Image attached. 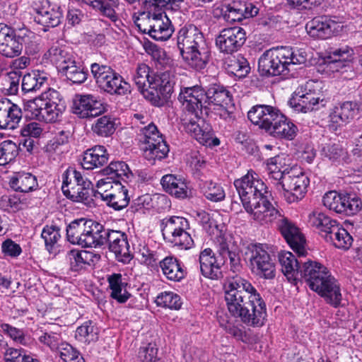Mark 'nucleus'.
<instances>
[{"mask_svg": "<svg viewBox=\"0 0 362 362\" xmlns=\"http://www.w3.org/2000/svg\"><path fill=\"white\" fill-rule=\"evenodd\" d=\"M150 83V88L156 90L163 98H170L173 93L175 81L170 73L165 71L153 74Z\"/></svg>", "mask_w": 362, "mask_h": 362, "instance_id": "4c0bfd02", "label": "nucleus"}, {"mask_svg": "<svg viewBox=\"0 0 362 362\" xmlns=\"http://www.w3.org/2000/svg\"><path fill=\"white\" fill-rule=\"evenodd\" d=\"M1 328L5 334L17 344L28 346L33 342L32 339L26 336L23 329H18L7 323L2 324Z\"/></svg>", "mask_w": 362, "mask_h": 362, "instance_id": "6e6d98bb", "label": "nucleus"}, {"mask_svg": "<svg viewBox=\"0 0 362 362\" xmlns=\"http://www.w3.org/2000/svg\"><path fill=\"white\" fill-rule=\"evenodd\" d=\"M105 110L100 98L92 94H76L73 100L72 111L80 118L95 117Z\"/></svg>", "mask_w": 362, "mask_h": 362, "instance_id": "a211bd4d", "label": "nucleus"}, {"mask_svg": "<svg viewBox=\"0 0 362 362\" xmlns=\"http://www.w3.org/2000/svg\"><path fill=\"white\" fill-rule=\"evenodd\" d=\"M247 117L275 138L292 140L296 135V126L272 106L255 105L248 112Z\"/></svg>", "mask_w": 362, "mask_h": 362, "instance_id": "f257e3e1", "label": "nucleus"}, {"mask_svg": "<svg viewBox=\"0 0 362 362\" xmlns=\"http://www.w3.org/2000/svg\"><path fill=\"white\" fill-rule=\"evenodd\" d=\"M102 171L104 175L108 177V179L114 181L120 180L126 181L132 175L128 165L123 161H112Z\"/></svg>", "mask_w": 362, "mask_h": 362, "instance_id": "c03bdc74", "label": "nucleus"}, {"mask_svg": "<svg viewBox=\"0 0 362 362\" xmlns=\"http://www.w3.org/2000/svg\"><path fill=\"white\" fill-rule=\"evenodd\" d=\"M32 5L36 12L34 21L45 27V31L47 28H54L60 24L63 18L61 6L51 5L48 0H34Z\"/></svg>", "mask_w": 362, "mask_h": 362, "instance_id": "f3484780", "label": "nucleus"}, {"mask_svg": "<svg viewBox=\"0 0 362 362\" xmlns=\"http://www.w3.org/2000/svg\"><path fill=\"white\" fill-rule=\"evenodd\" d=\"M133 20L135 25L143 33L148 34L156 40L164 41L169 39L173 27L165 11L144 10L138 16L134 13Z\"/></svg>", "mask_w": 362, "mask_h": 362, "instance_id": "423d86ee", "label": "nucleus"}, {"mask_svg": "<svg viewBox=\"0 0 362 362\" xmlns=\"http://www.w3.org/2000/svg\"><path fill=\"white\" fill-rule=\"evenodd\" d=\"M200 189L204 197L214 202L224 199L226 194L222 186L211 180H207L200 184Z\"/></svg>", "mask_w": 362, "mask_h": 362, "instance_id": "8fccbe9b", "label": "nucleus"}, {"mask_svg": "<svg viewBox=\"0 0 362 362\" xmlns=\"http://www.w3.org/2000/svg\"><path fill=\"white\" fill-rule=\"evenodd\" d=\"M31 116L40 122H54L65 109V105L47 104L42 100L29 105Z\"/></svg>", "mask_w": 362, "mask_h": 362, "instance_id": "a878e982", "label": "nucleus"}, {"mask_svg": "<svg viewBox=\"0 0 362 362\" xmlns=\"http://www.w3.org/2000/svg\"><path fill=\"white\" fill-rule=\"evenodd\" d=\"M158 348L155 344L149 343L147 346L141 347L139 358L141 362H156L158 361Z\"/></svg>", "mask_w": 362, "mask_h": 362, "instance_id": "774afa93", "label": "nucleus"}, {"mask_svg": "<svg viewBox=\"0 0 362 362\" xmlns=\"http://www.w3.org/2000/svg\"><path fill=\"white\" fill-rule=\"evenodd\" d=\"M275 222L278 230L293 251L299 257L304 256L306 254L305 239L299 228L281 214Z\"/></svg>", "mask_w": 362, "mask_h": 362, "instance_id": "6ab92c4d", "label": "nucleus"}, {"mask_svg": "<svg viewBox=\"0 0 362 362\" xmlns=\"http://www.w3.org/2000/svg\"><path fill=\"white\" fill-rule=\"evenodd\" d=\"M343 197L344 194H338L335 191H329L324 195L322 202L329 209L340 214L342 210Z\"/></svg>", "mask_w": 362, "mask_h": 362, "instance_id": "680f3d73", "label": "nucleus"}, {"mask_svg": "<svg viewBox=\"0 0 362 362\" xmlns=\"http://www.w3.org/2000/svg\"><path fill=\"white\" fill-rule=\"evenodd\" d=\"M206 101L207 103L208 113L209 112L211 105L216 106H223L230 105L232 100V96L230 92L223 86L219 84H211L205 90Z\"/></svg>", "mask_w": 362, "mask_h": 362, "instance_id": "f704fd0d", "label": "nucleus"}, {"mask_svg": "<svg viewBox=\"0 0 362 362\" xmlns=\"http://www.w3.org/2000/svg\"><path fill=\"white\" fill-rule=\"evenodd\" d=\"M318 85L317 82H308L305 86L297 88L293 93L292 98L289 100L290 105L296 111L308 112L317 109L316 106L321 104L325 106L326 101L323 94L313 88Z\"/></svg>", "mask_w": 362, "mask_h": 362, "instance_id": "2eb2a0df", "label": "nucleus"}, {"mask_svg": "<svg viewBox=\"0 0 362 362\" xmlns=\"http://www.w3.org/2000/svg\"><path fill=\"white\" fill-rule=\"evenodd\" d=\"M90 70L96 83L107 93L122 95L129 91V84L110 66L93 63Z\"/></svg>", "mask_w": 362, "mask_h": 362, "instance_id": "9b49d317", "label": "nucleus"}, {"mask_svg": "<svg viewBox=\"0 0 362 362\" xmlns=\"http://www.w3.org/2000/svg\"><path fill=\"white\" fill-rule=\"evenodd\" d=\"M233 185L245 211H251L252 203L259 202L268 195L266 185L253 171L235 180Z\"/></svg>", "mask_w": 362, "mask_h": 362, "instance_id": "1a4fd4ad", "label": "nucleus"}, {"mask_svg": "<svg viewBox=\"0 0 362 362\" xmlns=\"http://www.w3.org/2000/svg\"><path fill=\"white\" fill-rule=\"evenodd\" d=\"M105 245H108L110 251L115 254L119 262L127 263L132 259L126 233L109 229L105 238Z\"/></svg>", "mask_w": 362, "mask_h": 362, "instance_id": "5701e85b", "label": "nucleus"}, {"mask_svg": "<svg viewBox=\"0 0 362 362\" xmlns=\"http://www.w3.org/2000/svg\"><path fill=\"white\" fill-rule=\"evenodd\" d=\"M252 273L259 277L272 279L275 276V266L269 254L262 245H255L250 257Z\"/></svg>", "mask_w": 362, "mask_h": 362, "instance_id": "4be33fe9", "label": "nucleus"}, {"mask_svg": "<svg viewBox=\"0 0 362 362\" xmlns=\"http://www.w3.org/2000/svg\"><path fill=\"white\" fill-rule=\"evenodd\" d=\"M301 272L310 288L323 298L327 304L334 308L341 305V286L325 266L318 262L308 263Z\"/></svg>", "mask_w": 362, "mask_h": 362, "instance_id": "7ed1b4c3", "label": "nucleus"}, {"mask_svg": "<svg viewBox=\"0 0 362 362\" xmlns=\"http://www.w3.org/2000/svg\"><path fill=\"white\" fill-rule=\"evenodd\" d=\"M64 362H80L78 351L70 344L62 342L56 351Z\"/></svg>", "mask_w": 362, "mask_h": 362, "instance_id": "e2e57ef3", "label": "nucleus"}, {"mask_svg": "<svg viewBox=\"0 0 362 362\" xmlns=\"http://www.w3.org/2000/svg\"><path fill=\"white\" fill-rule=\"evenodd\" d=\"M59 327L57 325L53 329H46L45 331L41 330V334L38 339L41 344L47 346L51 350L57 351L61 344L63 342L61 334L58 332Z\"/></svg>", "mask_w": 362, "mask_h": 362, "instance_id": "3c124183", "label": "nucleus"}, {"mask_svg": "<svg viewBox=\"0 0 362 362\" xmlns=\"http://www.w3.org/2000/svg\"><path fill=\"white\" fill-rule=\"evenodd\" d=\"M358 112V104L352 101H346L334 107L329 115L330 122L337 126L349 123Z\"/></svg>", "mask_w": 362, "mask_h": 362, "instance_id": "c756f323", "label": "nucleus"}, {"mask_svg": "<svg viewBox=\"0 0 362 362\" xmlns=\"http://www.w3.org/2000/svg\"><path fill=\"white\" fill-rule=\"evenodd\" d=\"M146 50L160 67H165L169 64L170 58L167 57L165 52L157 45L150 44L146 47Z\"/></svg>", "mask_w": 362, "mask_h": 362, "instance_id": "69168bd1", "label": "nucleus"}, {"mask_svg": "<svg viewBox=\"0 0 362 362\" xmlns=\"http://www.w3.org/2000/svg\"><path fill=\"white\" fill-rule=\"evenodd\" d=\"M95 4V10L99 11L101 15L114 22L117 20V15L115 10L118 5L117 0H98Z\"/></svg>", "mask_w": 362, "mask_h": 362, "instance_id": "052dcab7", "label": "nucleus"}, {"mask_svg": "<svg viewBox=\"0 0 362 362\" xmlns=\"http://www.w3.org/2000/svg\"><path fill=\"white\" fill-rule=\"evenodd\" d=\"M307 54L302 49L281 47L266 50L258 60V71L262 76H275L289 72L294 65L304 64Z\"/></svg>", "mask_w": 362, "mask_h": 362, "instance_id": "f03ea898", "label": "nucleus"}, {"mask_svg": "<svg viewBox=\"0 0 362 362\" xmlns=\"http://www.w3.org/2000/svg\"><path fill=\"white\" fill-rule=\"evenodd\" d=\"M251 211H246L252 218L260 224L275 222L281 213L275 209L268 199V195L260 199L259 202L252 203Z\"/></svg>", "mask_w": 362, "mask_h": 362, "instance_id": "393cba45", "label": "nucleus"}, {"mask_svg": "<svg viewBox=\"0 0 362 362\" xmlns=\"http://www.w3.org/2000/svg\"><path fill=\"white\" fill-rule=\"evenodd\" d=\"M75 337L82 342L95 341L98 339V329L90 321L86 322L76 329Z\"/></svg>", "mask_w": 362, "mask_h": 362, "instance_id": "5fc2aeb1", "label": "nucleus"}, {"mask_svg": "<svg viewBox=\"0 0 362 362\" xmlns=\"http://www.w3.org/2000/svg\"><path fill=\"white\" fill-rule=\"evenodd\" d=\"M227 66L228 71L239 78L246 76L250 70L247 59L241 55L230 57L227 62Z\"/></svg>", "mask_w": 362, "mask_h": 362, "instance_id": "864d4df0", "label": "nucleus"}, {"mask_svg": "<svg viewBox=\"0 0 362 362\" xmlns=\"http://www.w3.org/2000/svg\"><path fill=\"white\" fill-rule=\"evenodd\" d=\"M281 163L282 158L279 156L270 158L267 160L268 178L276 188L282 180L286 172L289 170V169L285 165H283Z\"/></svg>", "mask_w": 362, "mask_h": 362, "instance_id": "37998d69", "label": "nucleus"}, {"mask_svg": "<svg viewBox=\"0 0 362 362\" xmlns=\"http://www.w3.org/2000/svg\"><path fill=\"white\" fill-rule=\"evenodd\" d=\"M107 281L111 290L110 296L120 303H125L130 294L125 289L121 274H113L108 276Z\"/></svg>", "mask_w": 362, "mask_h": 362, "instance_id": "a18cd8bd", "label": "nucleus"}, {"mask_svg": "<svg viewBox=\"0 0 362 362\" xmlns=\"http://www.w3.org/2000/svg\"><path fill=\"white\" fill-rule=\"evenodd\" d=\"M325 240L332 243L335 247L344 250L349 249L353 243L351 235L338 223L332 228Z\"/></svg>", "mask_w": 362, "mask_h": 362, "instance_id": "79ce46f5", "label": "nucleus"}, {"mask_svg": "<svg viewBox=\"0 0 362 362\" xmlns=\"http://www.w3.org/2000/svg\"><path fill=\"white\" fill-rule=\"evenodd\" d=\"M92 131L99 136L107 137L116 129L115 119L110 116L105 115L96 119L92 125Z\"/></svg>", "mask_w": 362, "mask_h": 362, "instance_id": "de8ad7c7", "label": "nucleus"}, {"mask_svg": "<svg viewBox=\"0 0 362 362\" xmlns=\"http://www.w3.org/2000/svg\"><path fill=\"white\" fill-rule=\"evenodd\" d=\"M108 230L90 219H76L66 227V238L70 243L81 247L101 248L105 245Z\"/></svg>", "mask_w": 362, "mask_h": 362, "instance_id": "39448f33", "label": "nucleus"}, {"mask_svg": "<svg viewBox=\"0 0 362 362\" xmlns=\"http://www.w3.org/2000/svg\"><path fill=\"white\" fill-rule=\"evenodd\" d=\"M221 14L223 19L228 23L241 21L245 18L243 8H235L229 4L221 8Z\"/></svg>", "mask_w": 362, "mask_h": 362, "instance_id": "338daca9", "label": "nucleus"}, {"mask_svg": "<svg viewBox=\"0 0 362 362\" xmlns=\"http://www.w3.org/2000/svg\"><path fill=\"white\" fill-rule=\"evenodd\" d=\"M48 75L44 71H33L25 74L22 78V90L25 93H37L43 89H47L48 83Z\"/></svg>", "mask_w": 362, "mask_h": 362, "instance_id": "72a5a7b5", "label": "nucleus"}, {"mask_svg": "<svg viewBox=\"0 0 362 362\" xmlns=\"http://www.w3.org/2000/svg\"><path fill=\"white\" fill-rule=\"evenodd\" d=\"M225 261L221 256L216 257L210 248H206L199 255L200 270L202 275L211 279H218L223 276L221 267Z\"/></svg>", "mask_w": 362, "mask_h": 362, "instance_id": "b1692460", "label": "nucleus"}, {"mask_svg": "<svg viewBox=\"0 0 362 362\" xmlns=\"http://www.w3.org/2000/svg\"><path fill=\"white\" fill-rule=\"evenodd\" d=\"M334 23L324 17L314 18L309 21L305 28L308 33L313 37L318 39L329 38L332 33Z\"/></svg>", "mask_w": 362, "mask_h": 362, "instance_id": "c9c22d12", "label": "nucleus"}, {"mask_svg": "<svg viewBox=\"0 0 362 362\" xmlns=\"http://www.w3.org/2000/svg\"><path fill=\"white\" fill-rule=\"evenodd\" d=\"M103 194V200L116 211L127 207L129 203L128 189L120 182H115L114 189Z\"/></svg>", "mask_w": 362, "mask_h": 362, "instance_id": "7c9ffc66", "label": "nucleus"}, {"mask_svg": "<svg viewBox=\"0 0 362 362\" xmlns=\"http://www.w3.org/2000/svg\"><path fill=\"white\" fill-rule=\"evenodd\" d=\"M161 231L163 238L181 249L188 250L193 247L194 240L187 230L189 223L186 218L172 216L162 220Z\"/></svg>", "mask_w": 362, "mask_h": 362, "instance_id": "9d476101", "label": "nucleus"}, {"mask_svg": "<svg viewBox=\"0 0 362 362\" xmlns=\"http://www.w3.org/2000/svg\"><path fill=\"white\" fill-rule=\"evenodd\" d=\"M177 47L184 60L196 70L205 68L210 51L202 32L194 25L182 27L177 33Z\"/></svg>", "mask_w": 362, "mask_h": 362, "instance_id": "20e7f679", "label": "nucleus"}, {"mask_svg": "<svg viewBox=\"0 0 362 362\" xmlns=\"http://www.w3.org/2000/svg\"><path fill=\"white\" fill-rule=\"evenodd\" d=\"M219 254L221 258H223L225 262L226 259H229L231 271L237 272L240 270L241 267L240 259L239 255L235 251L230 250L226 245L222 244L219 250Z\"/></svg>", "mask_w": 362, "mask_h": 362, "instance_id": "0e129e2a", "label": "nucleus"}, {"mask_svg": "<svg viewBox=\"0 0 362 362\" xmlns=\"http://www.w3.org/2000/svg\"><path fill=\"white\" fill-rule=\"evenodd\" d=\"M246 41V33L239 26L221 30L216 38V45L221 52L232 54L237 52Z\"/></svg>", "mask_w": 362, "mask_h": 362, "instance_id": "412c9836", "label": "nucleus"}, {"mask_svg": "<svg viewBox=\"0 0 362 362\" xmlns=\"http://www.w3.org/2000/svg\"><path fill=\"white\" fill-rule=\"evenodd\" d=\"M163 274L165 277L174 281H180L185 276V272L179 260L173 257H166L159 262Z\"/></svg>", "mask_w": 362, "mask_h": 362, "instance_id": "58836bf2", "label": "nucleus"}, {"mask_svg": "<svg viewBox=\"0 0 362 362\" xmlns=\"http://www.w3.org/2000/svg\"><path fill=\"white\" fill-rule=\"evenodd\" d=\"M202 117H195L197 120L190 119L185 122L183 125L185 131L200 144H206L212 139L213 131L211 126L205 122Z\"/></svg>", "mask_w": 362, "mask_h": 362, "instance_id": "c85d7f7f", "label": "nucleus"}, {"mask_svg": "<svg viewBox=\"0 0 362 362\" xmlns=\"http://www.w3.org/2000/svg\"><path fill=\"white\" fill-rule=\"evenodd\" d=\"M108 159L109 154L105 146L97 145L83 153L81 165L86 170H93L103 166Z\"/></svg>", "mask_w": 362, "mask_h": 362, "instance_id": "2f4dec72", "label": "nucleus"}, {"mask_svg": "<svg viewBox=\"0 0 362 362\" xmlns=\"http://www.w3.org/2000/svg\"><path fill=\"white\" fill-rule=\"evenodd\" d=\"M75 190V194L70 193L66 197L74 202H82L86 205H90L93 203V189L89 180H87L79 184Z\"/></svg>", "mask_w": 362, "mask_h": 362, "instance_id": "09e8293b", "label": "nucleus"}, {"mask_svg": "<svg viewBox=\"0 0 362 362\" xmlns=\"http://www.w3.org/2000/svg\"><path fill=\"white\" fill-rule=\"evenodd\" d=\"M250 300H247L245 306L247 311L243 314L238 315L236 317H240L241 321L247 326L253 327H260L263 326L267 317L266 304L258 293L250 296Z\"/></svg>", "mask_w": 362, "mask_h": 362, "instance_id": "aec40b11", "label": "nucleus"}, {"mask_svg": "<svg viewBox=\"0 0 362 362\" xmlns=\"http://www.w3.org/2000/svg\"><path fill=\"white\" fill-rule=\"evenodd\" d=\"M160 183L164 190L178 199L188 196V187L186 180L180 176L168 174L163 176Z\"/></svg>", "mask_w": 362, "mask_h": 362, "instance_id": "473e14b6", "label": "nucleus"}, {"mask_svg": "<svg viewBox=\"0 0 362 362\" xmlns=\"http://www.w3.org/2000/svg\"><path fill=\"white\" fill-rule=\"evenodd\" d=\"M22 119L21 109L8 100L0 102V129H15Z\"/></svg>", "mask_w": 362, "mask_h": 362, "instance_id": "bb28decb", "label": "nucleus"}, {"mask_svg": "<svg viewBox=\"0 0 362 362\" xmlns=\"http://www.w3.org/2000/svg\"><path fill=\"white\" fill-rule=\"evenodd\" d=\"M342 210L340 214L347 216L356 214L362 208L361 199L355 194H344L342 199Z\"/></svg>", "mask_w": 362, "mask_h": 362, "instance_id": "13d9d810", "label": "nucleus"}, {"mask_svg": "<svg viewBox=\"0 0 362 362\" xmlns=\"http://www.w3.org/2000/svg\"><path fill=\"white\" fill-rule=\"evenodd\" d=\"M177 99L183 109L195 117L208 115L205 89L201 86L181 87Z\"/></svg>", "mask_w": 362, "mask_h": 362, "instance_id": "dca6fc26", "label": "nucleus"}, {"mask_svg": "<svg viewBox=\"0 0 362 362\" xmlns=\"http://www.w3.org/2000/svg\"><path fill=\"white\" fill-rule=\"evenodd\" d=\"M153 74H150V68L145 64H139L134 75L133 80L138 89L143 90L144 88H150V83Z\"/></svg>", "mask_w": 362, "mask_h": 362, "instance_id": "bf43d9fd", "label": "nucleus"}, {"mask_svg": "<svg viewBox=\"0 0 362 362\" xmlns=\"http://www.w3.org/2000/svg\"><path fill=\"white\" fill-rule=\"evenodd\" d=\"M139 141L144 145V157L148 160H161L169 152L168 146L153 123L141 129Z\"/></svg>", "mask_w": 362, "mask_h": 362, "instance_id": "4468645a", "label": "nucleus"}, {"mask_svg": "<svg viewBox=\"0 0 362 362\" xmlns=\"http://www.w3.org/2000/svg\"><path fill=\"white\" fill-rule=\"evenodd\" d=\"M279 261L281 266V271L289 281L296 280L298 274L304 279L303 269L308 263H317V262L308 261L302 262L298 261L290 252H281L279 254Z\"/></svg>", "mask_w": 362, "mask_h": 362, "instance_id": "cd10ccee", "label": "nucleus"}, {"mask_svg": "<svg viewBox=\"0 0 362 362\" xmlns=\"http://www.w3.org/2000/svg\"><path fill=\"white\" fill-rule=\"evenodd\" d=\"M50 60L55 63L58 71L72 83L81 84L86 81L88 71L77 62L75 57L65 48L52 46L48 50Z\"/></svg>", "mask_w": 362, "mask_h": 362, "instance_id": "6e6552de", "label": "nucleus"}, {"mask_svg": "<svg viewBox=\"0 0 362 362\" xmlns=\"http://www.w3.org/2000/svg\"><path fill=\"white\" fill-rule=\"evenodd\" d=\"M62 179V190L66 197L70 194V193L75 194V189L78 187V185L87 180L83 178L81 172L71 167L68 168L63 173Z\"/></svg>", "mask_w": 362, "mask_h": 362, "instance_id": "a19ab883", "label": "nucleus"}, {"mask_svg": "<svg viewBox=\"0 0 362 362\" xmlns=\"http://www.w3.org/2000/svg\"><path fill=\"white\" fill-rule=\"evenodd\" d=\"M308 223L310 226L317 229L320 235L325 239L338 223L325 214L314 211L308 216Z\"/></svg>", "mask_w": 362, "mask_h": 362, "instance_id": "e433bc0d", "label": "nucleus"}, {"mask_svg": "<svg viewBox=\"0 0 362 362\" xmlns=\"http://www.w3.org/2000/svg\"><path fill=\"white\" fill-rule=\"evenodd\" d=\"M309 183L310 180L305 173L290 168L276 189L283 194L288 203H294L304 197Z\"/></svg>", "mask_w": 362, "mask_h": 362, "instance_id": "f8f14e48", "label": "nucleus"}, {"mask_svg": "<svg viewBox=\"0 0 362 362\" xmlns=\"http://www.w3.org/2000/svg\"><path fill=\"white\" fill-rule=\"evenodd\" d=\"M19 153L18 146L11 140L0 143V165H6L14 161Z\"/></svg>", "mask_w": 362, "mask_h": 362, "instance_id": "603ef678", "label": "nucleus"}, {"mask_svg": "<svg viewBox=\"0 0 362 362\" xmlns=\"http://www.w3.org/2000/svg\"><path fill=\"white\" fill-rule=\"evenodd\" d=\"M257 293V291L248 281L238 276L229 279L225 286V300L229 313L234 317L243 314L241 310L246 313V303Z\"/></svg>", "mask_w": 362, "mask_h": 362, "instance_id": "0eeeda50", "label": "nucleus"}, {"mask_svg": "<svg viewBox=\"0 0 362 362\" xmlns=\"http://www.w3.org/2000/svg\"><path fill=\"white\" fill-rule=\"evenodd\" d=\"M41 237L45 241L46 250L50 254L54 253L61 239L60 228L56 225H47L42 229Z\"/></svg>", "mask_w": 362, "mask_h": 362, "instance_id": "49530a36", "label": "nucleus"}, {"mask_svg": "<svg viewBox=\"0 0 362 362\" xmlns=\"http://www.w3.org/2000/svg\"><path fill=\"white\" fill-rule=\"evenodd\" d=\"M9 184L12 189L21 192L35 190L38 186L36 177L29 173H18L11 178Z\"/></svg>", "mask_w": 362, "mask_h": 362, "instance_id": "ea45409f", "label": "nucleus"}, {"mask_svg": "<svg viewBox=\"0 0 362 362\" xmlns=\"http://www.w3.org/2000/svg\"><path fill=\"white\" fill-rule=\"evenodd\" d=\"M156 303L158 306L172 310H179L182 304L180 296L170 291H165L158 296Z\"/></svg>", "mask_w": 362, "mask_h": 362, "instance_id": "4d7b16f0", "label": "nucleus"}, {"mask_svg": "<svg viewBox=\"0 0 362 362\" xmlns=\"http://www.w3.org/2000/svg\"><path fill=\"white\" fill-rule=\"evenodd\" d=\"M33 34L27 30L17 32L4 23H0V54L14 58L21 54L23 45Z\"/></svg>", "mask_w": 362, "mask_h": 362, "instance_id": "ddd939ff", "label": "nucleus"}]
</instances>
